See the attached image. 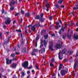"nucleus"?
Returning <instances> with one entry per match:
<instances>
[{"label":"nucleus","instance_id":"obj_1","mask_svg":"<svg viewBox=\"0 0 78 78\" xmlns=\"http://www.w3.org/2000/svg\"><path fill=\"white\" fill-rule=\"evenodd\" d=\"M43 16H44V14L42 13L40 14V16L39 15H36L35 19L37 20H40L41 23H42V22H44V20H45V19L43 18Z\"/></svg>","mask_w":78,"mask_h":78},{"label":"nucleus","instance_id":"obj_2","mask_svg":"<svg viewBox=\"0 0 78 78\" xmlns=\"http://www.w3.org/2000/svg\"><path fill=\"white\" fill-rule=\"evenodd\" d=\"M62 52H59L58 53V58L60 60H61L62 59V58H61V56H60V54L62 53V56H63V54H66L67 51V49L66 48H64L63 49L62 51Z\"/></svg>","mask_w":78,"mask_h":78},{"label":"nucleus","instance_id":"obj_3","mask_svg":"<svg viewBox=\"0 0 78 78\" xmlns=\"http://www.w3.org/2000/svg\"><path fill=\"white\" fill-rule=\"evenodd\" d=\"M48 34L44 36V43L45 47H47V42L46 41V39L48 38Z\"/></svg>","mask_w":78,"mask_h":78},{"label":"nucleus","instance_id":"obj_4","mask_svg":"<svg viewBox=\"0 0 78 78\" xmlns=\"http://www.w3.org/2000/svg\"><path fill=\"white\" fill-rule=\"evenodd\" d=\"M22 66L24 68H27L28 67V62H24L22 64Z\"/></svg>","mask_w":78,"mask_h":78},{"label":"nucleus","instance_id":"obj_5","mask_svg":"<svg viewBox=\"0 0 78 78\" xmlns=\"http://www.w3.org/2000/svg\"><path fill=\"white\" fill-rule=\"evenodd\" d=\"M50 44L49 46V49H50L51 51H54L55 50L53 48V43L52 41H50Z\"/></svg>","mask_w":78,"mask_h":78},{"label":"nucleus","instance_id":"obj_6","mask_svg":"<svg viewBox=\"0 0 78 78\" xmlns=\"http://www.w3.org/2000/svg\"><path fill=\"white\" fill-rule=\"evenodd\" d=\"M6 64L7 65H10L12 63V60H9V58H6Z\"/></svg>","mask_w":78,"mask_h":78},{"label":"nucleus","instance_id":"obj_7","mask_svg":"<svg viewBox=\"0 0 78 78\" xmlns=\"http://www.w3.org/2000/svg\"><path fill=\"white\" fill-rule=\"evenodd\" d=\"M6 19H7V20L5 21V24L6 25H7L8 24H10L11 23V18H10L7 17L6 18Z\"/></svg>","mask_w":78,"mask_h":78},{"label":"nucleus","instance_id":"obj_8","mask_svg":"<svg viewBox=\"0 0 78 78\" xmlns=\"http://www.w3.org/2000/svg\"><path fill=\"white\" fill-rule=\"evenodd\" d=\"M60 73L62 76H63V75H64L66 73H67V71L66 70H61Z\"/></svg>","mask_w":78,"mask_h":78},{"label":"nucleus","instance_id":"obj_9","mask_svg":"<svg viewBox=\"0 0 78 78\" xmlns=\"http://www.w3.org/2000/svg\"><path fill=\"white\" fill-rule=\"evenodd\" d=\"M61 47H62V44H57L56 45L55 47L56 48V49H60V48H61Z\"/></svg>","mask_w":78,"mask_h":78},{"label":"nucleus","instance_id":"obj_10","mask_svg":"<svg viewBox=\"0 0 78 78\" xmlns=\"http://www.w3.org/2000/svg\"><path fill=\"white\" fill-rule=\"evenodd\" d=\"M17 64L16 63H13L11 66V68L12 69H16V66H17Z\"/></svg>","mask_w":78,"mask_h":78},{"label":"nucleus","instance_id":"obj_11","mask_svg":"<svg viewBox=\"0 0 78 78\" xmlns=\"http://www.w3.org/2000/svg\"><path fill=\"white\" fill-rule=\"evenodd\" d=\"M27 51V48L25 47H24L22 48L21 50V52L22 53H26Z\"/></svg>","mask_w":78,"mask_h":78},{"label":"nucleus","instance_id":"obj_12","mask_svg":"<svg viewBox=\"0 0 78 78\" xmlns=\"http://www.w3.org/2000/svg\"><path fill=\"white\" fill-rule=\"evenodd\" d=\"M10 38H11V37H8L7 42H6V41H4L3 43L4 45H5L6 44H8L9 42V40H10Z\"/></svg>","mask_w":78,"mask_h":78},{"label":"nucleus","instance_id":"obj_13","mask_svg":"<svg viewBox=\"0 0 78 78\" xmlns=\"http://www.w3.org/2000/svg\"><path fill=\"white\" fill-rule=\"evenodd\" d=\"M16 3V2L14 1V0H12V2H10L9 5L10 6H12L13 5Z\"/></svg>","mask_w":78,"mask_h":78},{"label":"nucleus","instance_id":"obj_14","mask_svg":"<svg viewBox=\"0 0 78 78\" xmlns=\"http://www.w3.org/2000/svg\"><path fill=\"white\" fill-rule=\"evenodd\" d=\"M36 28V27L34 25L33 26L31 27V30L33 31H35Z\"/></svg>","mask_w":78,"mask_h":78},{"label":"nucleus","instance_id":"obj_15","mask_svg":"<svg viewBox=\"0 0 78 78\" xmlns=\"http://www.w3.org/2000/svg\"><path fill=\"white\" fill-rule=\"evenodd\" d=\"M65 26L64 27H62L61 28V30H62V32H63V31H64V30L66 29V28H67V26H66V24H65Z\"/></svg>","mask_w":78,"mask_h":78},{"label":"nucleus","instance_id":"obj_16","mask_svg":"<svg viewBox=\"0 0 78 78\" xmlns=\"http://www.w3.org/2000/svg\"><path fill=\"white\" fill-rule=\"evenodd\" d=\"M78 63L76 62L75 63L74 65V69H75L76 68V66H78Z\"/></svg>","mask_w":78,"mask_h":78},{"label":"nucleus","instance_id":"obj_17","mask_svg":"<svg viewBox=\"0 0 78 78\" xmlns=\"http://www.w3.org/2000/svg\"><path fill=\"white\" fill-rule=\"evenodd\" d=\"M54 6L55 9H59V5L58 4H55Z\"/></svg>","mask_w":78,"mask_h":78},{"label":"nucleus","instance_id":"obj_18","mask_svg":"<svg viewBox=\"0 0 78 78\" xmlns=\"http://www.w3.org/2000/svg\"><path fill=\"white\" fill-rule=\"evenodd\" d=\"M45 33H46V31L45 30H43L42 31H41V35H42L43 34H45Z\"/></svg>","mask_w":78,"mask_h":78},{"label":"nucleus","instance_id":"obj_19","mask_svg":"<svg viewBox=\"0 0 78 78\" xmlns=\"http://www.w3.org/2000/svg\"><path fill=\"white\" fill-rule=\"evenodd\" d=\"M25 33H26L27 34H28V29H27V26H26L25 28Z\"/></svg>","mask_w":78,"mask_h":78},{"label":"nucleus","instance_id":"obj_20","mask_svg":"<svg viewBox=\"0 0 78 78\" xmlns=\"http://www.w3.org/2000/svg\"><path fill=\"white\" fill-rule=\"evenodd\" d=\"M45 51V48H43L41 49V53H44Z\"/></svg>","mask_w":78,"mask_h":78},{"label":"nucleus","instance_id":"obj_21","mask_svg":"<svg viewBox=\"0 0 78 78\" xmlns=\"http://www.w3.org/2000/svg\"><path fill=\"white\" fill-rule=\"evenodd\" d=\"M21 45L23 46L24 45V42H23V38H21Z\"/></svg>","mask_w":78,"mask_h":78},{"label":"nucleus","instance_id":"obj_22","mask_svg":"<svg viewBox=\"0 0 78 78\" xmlns=\"http://www.w3.org/2000/svg\"><path fill=\"white\" fill-rule=\"evenodd\" d=\"M30 14L29 12H27L25 14V16L26 17H28V16H30Z\"/></svg>","mask_w":78,"mask_h":78},{"label":"nucleus","instance_id":"obj_23","mask_svg":"<svg viewBox=\"0 0 78 78\" xmlns=\"http://www.w3.org/2000/svg\"><path fill=\"white\" fill-rule=\"evenodd\" d=\"M61 28V25H59L58 26L57 25L55 27V29H56V30H58V28Z\"/></svg>","mask_w":78,"mask_h":78},{"label":"nucleus","instance_id":"obj_24","mask_svg":"<svg viewBox=\"0 0 78 78\" xmlns=\"http://www.w3.org/2000/svg\"><path fill=\"white\" fill-rule=\"evenodd\" d=\"M73 36H74V39H78V35H76L75 34H74Z\"/></svg>","mask_w":78,"mask_h":78},{"label":"nucleus","instance_id":"obj_25","mask_svg":"<svg viewBox=\"0 0 78 78\" xmlns=\"http://www.w3.org/2000/svg\"><path fill=\"white\" fill-rule=\"evenodd\" d=\"M33 52H38L39 50L37 49H34L33 50Z\"/></svg>","mask_w":78,"mask_h":78},{"label":"nucleus","instance_id":"obj_26","mask_svg":"<svg viewBox=\"0 0 78 78\" xmlns=\"http://www.w3.org/2000/svg\"><path fill=\"white\" fill-rule=\"evenodd\" d=\"M10 56H11L12 58L16 57V54L14 53L10 55Z\"/></svg>","mask_w":78,"mask_h":78},{"label":"nucleus","instance_id":"obj_27","mask_svg":"<svg viewBox=\"0 0 78 78\" xmlns=\"http://www.w3.org/2000/svg\"><path fill=\"white\" fill-rule=\"evenodd\" d=\"M68 53H69V55H72V54H73V51H67Z\"/></svg>","mask_w":78,"mask_h":78},{"label":"nucleus","instance_id":"obj_28","mask_svg":"<svg viewBox=\"0 0 78 78\" xmlns=\"http://www.w3.org/2000/svg\"><path fill=\"white\" fill-rule=\"evenodd\" d=\"M33 67V66H30L29 67H27V68L28 69H32Z\"/></svg>","mask_w":78,"mask_h":78},{"label":"nucleus","instance_id":"obj_29","mask_svg":"<svg viewBox=\"0 0 78 78\" xmlns=\"http://www.w3.org/2000/svg\"><path fill=\"white\" fill-rule=\"evenodd\" d=\"M39 36H40V35H37L36 38V40H38L39 39Z\"/></svg>","mask_w":78,"mask_h":78},{"label":"nucleus","instance_id":"obj_30","mask_svg":"<svg viewBox=\"0 0 78 78\" xmlns=\"http://www.w3.org/2000/svg\"><path fill=\"white\" fill-rule=\"evenodd\" d=\"M35 68H36L37 70H40V69L39 68V66L37 65H35Z\"/></svg>","mask_w":78,"mask_h":78},{"label":"nucleus","instance_id":"obj_31","mask_svg":"<svg viewBox=\"0 0 78 78\" xmlns=\"http://www.w3.org/2000/svg\"><path fill=\"white\" fill-rule=\"evenodd\" d=\"M31 55H32V56H36V54H35V53H34V52H32L31 53Z\"/></svg>","mask_w":78,"mask_h":78},{"label":"nucleus","instance_id":"obj_32","mask_svg":"<svg viewBox=\"0 0 78 78\" xmlns=\"http://www.w3.org/2000/svg\"><path fill=\"white\" fill-rule=\"evenodd\" d=\"M62 0H59L58 1V3L60 5H61V4H62Z\"/></svg>","mask_w":78,"mask_h":78},{"label":"nucleus","instance_id":"obj_33","mask_svg":"<svg viewBox=\"0 0 78 78\" xmlns=\"http://www.w3.org/2000/svg\"><path fill=\"white\" fill-rule=\"evenodd\" d=\"M72 36L71 35H67V37L69 39H71V37Z\"/></svg>","mask_w":78,"mask_h":78},{"label":"nucleus","instance_id":"obj_34","mask_svg":"<svg viewBox=\"0 0 78 78\" xmlns=\"http://www.w3.org/2000/svg\"><path fill=\"white\" fill-rule=\"evenodd\" d=\"M21 75H23V76H25V75H26V74L25 73V72H22Z\"/></svg>","mask_w":78,"mask_h":78},{"label":"nucleus","instance_id":"obj_35","mask_svg":"<svg viewBox=\"0 0 78 78\" xmlns=\"http://www.w3.org/2000/svg\"><path fill=\"white\" fill-rule=\"evenodd\" d=\"M10 10H11V11H13V10H14V7H10Z\"/></svg>","mask_w":78,"mask_h":78},{"label":"nucleus","instance_id":"obj_36","mask_svg":"<svg viewBox=\"0 0 78 78\" xmlns=\"http://www.w3.org/2000/svg\"><path fill=\"white\" fill-rule=\"evenodd\" d=\"M12 60V61H16L17 60V59H16V58H13Z\"/></svg>","mask_w":78,"mask_h":78},{"label":"nucleus","instance_id":"obj_37","mask_svg":"<svg viewBox=\"0 0 78 78\" xmlns=\"http://www.w3.org/2000/svg\"><path fill=\"white\" fill-rule=\"evenodd\" d=\"M46 7L47 8V9H46V11L47 12H48L49 11V9H48V7H48V6L46 5Z\"/></svg>","mask_w":78,"mask_h":78},{"label":"nucleus","instance_id":"obj_38","mask_svg":"<svg viewBox=\"0 0 78 78\" xmlns=\"http://www.w3.org/2000/svg\"><path fill=\"white\" fill-rule=\"evenodd\" d=\"M50 66H51V67H54V65L51 63H50Z\"/></svg>","mask_w":78,"mask_h":78},{"label":"nucleus","instance_id":"obj_39","mask_svg":"<svg viewBox=\"0 0 78 78\" xmlns=\"http://www.w3.org/2000/svg\"><path fill=\"white\" fill-rule=\"evenodd\" d=\"M21 12L22 14H25V12H24V11H23L22 10H21Z\"/></svg>","mask_w":78,"mask_h":78},{"label":"nucleus","instance_id":"obj_40","mask_svg":"<svg viewBox=\"0 0 78 78\" xmlns=\"http://www.w3.org/2000/svg\"><path fill=\"white\" fill-rule=\"evenodd\" d=\"M4 13H5V10H4V9H2V14H4Z\"/></svg>","mask_w":78,"mask_h":78},{"label":"nucleus","instance_id":"obj_41","mask_svg":"<svg viewBox=\"0 0 78 78\" xmlns=\"http://www.w3.org/2000/svg\"><path fill=\"white\" fill-rule=\"evenodd\" d=\"M19 36L20 37H23V35H22V34H20L19 35Z\"/></svg>","mask_w":78,"mask_h":78},{"label":"nucleus","instance_id":"obj_42","mask_svg":"<svg viewBox=\"0 0 78 78\" xmlns=\"http://www.w3.org/2000/svg\"><path fill=\"white\" fill-rule=\"evenodd\" d=\"M70 16H73V15H74L73 12H71L70 14Z\"/></svg>","mask_w":78,"mask_h":78},{"label":"nucleus","instance_id":"obj_43","mask_svg":"<svg viewBox=\"0 0 78 78\" xmlns=\"http://www.w3.org/2000/svg\"><path fill=\"white\" fill-rule=\"evenodd\" d=\"M0 37H1V39H2V33L0 32Z\"/></svg>","mask_w":78,"mask_h":78},{"label":"nucleus","instance_id":"obj_44","mask_svg":"<svg viewBox=\"0 0 78 78\" xmlns=\"http://www.w3.org/2000/svg\"><path fill=\"white\" fill-rule=\"evenodd\" d=\"M65 7V6H64V5H61L60 6V8H64Z\"/></svg>","mask_w":78,"mask_h":78},{"label":"nucleus","instance_id":"obj_45","mask_svg":"<svg viewBox=\"0 0 78 78\" xmlns=\"http://www.w3.org/2000/svg\"><path fill=\"white\" fill-rule=\"evenodd\" d=\"M16 31H17L18 32H20L21 33H22V30H16Z\"/></svg>","mask_w":78,"mask_h":78},{"label":"nucleus","instance_id":"obj_46","mask_svg":"<svg viewBox=\"0 0 78 78\" xmlns=\"http://www.w3.org/2000/svg\"><path fill=\"white\" fill-rule=\"evenodd\" d=\"M62 37L63 38V39H65V38H66V36L63 35L62 36Z\"/></svg>","mask_w":78,"mask_h":78},{"label":"nucleus","instance_id":"obj_47","mask_svg":"<svg viewBox=\"0 0 78 78\" xmlns=\"http://www.w3.org/2000/svg\"><path fill=\"white\" fill-rule=\"evenodd\" d=\"M62 30H61V29L59 31V34H62Z\"/></svg>","mask_w":78,"mask_h":78},{"label":"nucleus","instance_id":"obj_48","mask_svg":"<svg viewBox=\"0 0 78 78\" xmlns=\"http://www.w3.org/2000/svg\"><path fill=\"white\" fill-rule=\"evenodd\" d=\"M52 16H51L49 17V20H52Z\"/></svg>","mask_w":78,"mask_h":78},{"label":"nucleus","instance_id":"obj_49","mask_svg":"<svg viewBox=\"0 0 78 78\" xmlns=\"http://www.w3.org/2000/svg\"><path fill=\"white\" fill-rule=\"evenodd\" d=\"M41 44H43V40L42 39H41Z\"/></svg>","mask_w":78,"mask_h":78},{"label":"nucleus","instance_id":"obj_50","mask_svg":"<svg viewBox=\"0 0 78 78\" xmlns=\"http://www.w3.org/2000/svg\"><path fill=\"white\" fill-rule=\"evenodd\" d=\"M46 6H48V7H49V3H46V5H45L46 7Z\"/></svg>","mask_w":78,"mask_h":78},{"label":"nucleus","instance_id":"obj_51","mask_svg":"<svg viewBox=\"0 0 78 78\" xmlns=\"http://www.w3.org/2000/svg\"><path fill=\"white\" fill-rule=\"evenodd\" d=\"M37 25H38V27H40V26H41V24H40V23H37Z\"/></svg>","mask_w":78,"mask_h":78},{"label":"nucleus","instance_id":"obj_52","mask_svg":"<svg viewBox=\"0 0 78 78\" xmlns=\"http://www.w3.org/2000/svg\"><path fill=\"white\" fill-rule=\"evenodd\" d=\"M61 69H62V66H59V67L58 68V70H61Z\"/></svg>","mask_w":78,"mask_h":78},{"label":"nucleus","instance_id":"obj_53","mask_svg":"<svg viewBox=\"0 0 78 78\" xmlns=\"http://www.w3.org/2000/svg\"><path fill=\"white\" fill-rule=\"evenodd\" d=\"M51 62H55V59L52 58L51 59Z\"/></svg>","mask_w":78,"mask_h":78},{"label":"nucleus","instance_id":"obj_54","mask_svg":"<svg viewBox=\"0 0 78 78\" xmlns=\"http://www.w3.org/2000/svg\"><path fill=\"white\" fill-rule=\"evenodd\" d=\"M42 46H43V44H41L40 45V48H42Z\"/></svg>","mask_w":78,"mask_h":78},{"label":"nucleus","instance_id":"obj_55","mask_svg":"<svg viewBox=\"0 0 78 78\" xmlns=\"http://www.w3.org/2000/svg\"><path fill=\"white\" fill-rule=\"evenodd\" d=\"M19 13H16V14H15V16H18V15H19Z\"/></svg>","mask_w":78,"mask_h":78},{"label":"nucleus","instance_id":"obj_56","mask_svg":"<svg viewBox=\"0 0 78 78\" xmlns=\"http://www.w3.org/2000/svg\"><path fill=\"white\" fill-rule=\"evenodd\" d=\"M14 25H13L12 27H11V29H12L13 30H14L13 28H14Z\"/></svg>","mask_w":78,"mask_h":78},{"label":"nucleus","instance_id":"obj_57","mask_svg":"<svg viewBox=\"0 0 78 78\" xmlns=\"http://www.w3.org/2000/svg\"><path fill=\"white\" fill-rule=\"evenodd\" d=\"M34 26H35V27H38V25H37V24H34Z\"/></svg>","mask_w":78,"mask_h":78},{"label":"nucleus","instance_id":"obj_58","mask_svg":"<svg viewBox=\"0 0 78 78\" xmlns=\"http://www.w3.org/2000/svg\"><path fill=\"white\" fill-rule=\"evenodd\" d=\"M51 36H55V34H51Z\"/></svg>","mask_w":78,"mask_h":78},{"label":"nucleus","instance_id":"obj_59","mask_svg":"<svg viewBox=\"0 0 78 78\" xmlns=\"http://www.w3.org/2000/svg\"><path fill=\"white\" fill-rule=\"evenodd\" d=\"M22 21H23V19L21 18V21H20V23H22Z\"/></svg>","mask_w":78,"mask_h":78},{"label":"nucleus","instance_id":"obj_60","mask_svg":"<svg viewBox=\"0 0 78 78\" xmlns=\"http://www.w3.org/2000/svg\"><path fill=\"white\" fill-rule=\"evenodd\" d=\"M76 25L77 27H78V21L76 23Z\"/></svg>","mask_w":78,"mask_h":78},{"label":"nucleus","instance_id":"obj_61","mask_svg":"<svg viewBox=\"0 0 78 78\" xmlns=\"http://www.w3.org/2000/svg\"><path fill=\"white\" fill-rule=\"evenodd\" d=\"M3 27L5 29H6V26H5V25H4L3 26Z\"/></svg>","mask_w":78,"mask_h":78},{"label":"nucleus","instance_id":"obj_62","mask_svg":"<svg viewBox=\"0 0 78 78\" xmlns=\"http://www.w3.org/2000/svg\"><path fill=\"white\" fill-rule=\"evenodd\" d=\"M59 23L56 22V25H59Z\"/></svg>","mask_w":78,"mask_h":78},{"label":"nucleus","instance_id":"obj_63","mask_svg":"<svg viewBox=\"0 0 78 78\" xmlns=\"http://www.w3.org/2000/svg\"><path fill=\"white\" fill-rule=\"evenodd\" d=\"M78 56V51L76 52V56Z\"/></svg>","mask_w":78,"mask_h":78},{"label":"nucleus","instance_id":"obj_64","mask_svg":"<svg viewBox=\"0 0 78 78\" xmlns=\"http://www.w3.org/2000/svg\"><path fill=\"white\" fill-rule=\"evenodd\" d=\"M30 71H28L27 72V74H30Z\"/></svg>","mask_w":78,"mask_h":78}]
</instances>
